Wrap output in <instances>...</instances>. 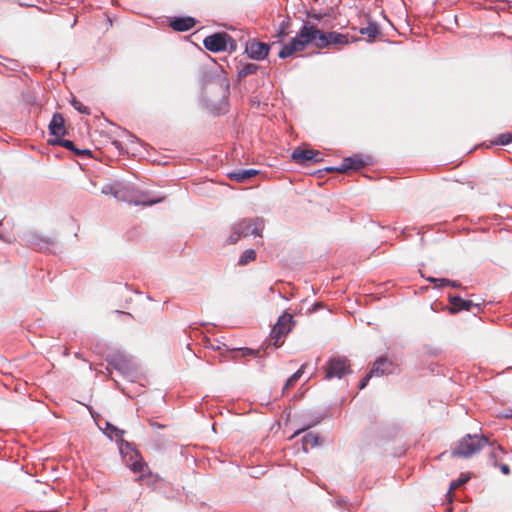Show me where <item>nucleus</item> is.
<instances>
[{
  "label": "nucleus",
  "mask_w": 512,
  "mask_h": 512,
  "mask_svg": "<svg viewBox=\"0 0 512 512\" xmlns=\"http://www.w3.org/2000/svg\"><path fill=\"white\" fill-rule=\"evenodd\" d=\"M373 376H375V375L372 374V371L370 370L369 373L361 380V382L359 384V389H364L367 386L370 378Z\"/></svg>",
  "instance_id": "33"
},
{
  "label": "nucleus",
  "mask_w": 512,
  "mask_h": 512,
  "mask_svg": "<svg viewBox=\"0 0 512 512\" xmlns=\"http://www.w3.org/2000/svg\"><path fill=\"white\" fill-rule=\"evenodd\" d=\"M294 325L295 321L291 314L285 312L283 315H281L270 334L272 344L277 348L282 346L284 343V337L288 335V333L293 329Z\"/></svg>",
  "instance_id": "3"
},
{
  "label": "nucleus",
  "mask_w": 512,
  "mask_h": 512,
  "mask_svg": "<svg viewBox=\"0 0 512 512\" xmlns=\"http://www.w3.org/2000/svg\"><path fill=\"white\" fill-rule=\"evenodd\" d=\"M50 133L58 138L66 134L65 120L61 113H55L49 124Z\"/></svg>",
  "instance_id": "13"
},
{
  "label": "nucleus",
  "mask_w": 512,
  "mask_h": 512,
  "mask_svg": "<svg viewBox=\"0 0 512 512\" xmlns=\"http://www.w3.org/2000/svg\"><path fill=\"white\" fill-rule=\"evenodd\" d=\"M504 451L501 446H497L496 448H493V450L490 452L489 455V461L490 464L494 467L497 466L498 460L500 459V454H503Z\"/></svg>",
  "instance_id": "24"
},
{
  "label": "nucleus",
  "mask_w": 512,
  "mask_h": 512,
  "mask_svg": "<svg viewBox=\"0 0 512 512\" xmlns=\"http://www.w3.org/2000/svg\"><path fill=\"white\" fill-rule=\"evenodd\" d=\"M286 34H287V33L285 32V27L283 26V27L281 28L280 32H279V35H280V36H286Z\"/></svg>",
  "instance_id": "37"
},
{
  "label": "nucleus",
  "mask_w": 512,
  "mask_h": 512,
  "mask_svg": "<svg viewBox=\"0 0 512 512\" xmlns=\"http://www.w3.org/2000/svg\"><path fill=\"white\" fill-rule=\"evenodd\" d=\"M488 444V439L483 435L464 436L453 449L452 455L462 458H469L479 452Z\"/></svg>",
  "instance_id": "2"
},
{
  "label": "nucleus",
  "mask_w": 512,
  "mask_h": 512,
  "mask_svg": "<svg viewBox=\"0 0 512 512\" xmlns=\"http://www.w3.org/2000/svg\"><path fill=\"white\" fill-rule=\"evenodd\" d=\"M469 479H470V477L466 475V476L460 477L459 479L453 480L450 483L449 490L447 492V496L449 497L450 500L452 498L453 491L458 489L463 484L467 483Z\"/></svg>",
  "instance_id": "20"
},
{
  "label": "nucleus",
  "mask_w": 512,
  "mask_h": 512,
  "mask_svg": "<svg viewBox=\"0 0 512 512\" xmlns=\"http://www.w3.org/2000/svg\"><path fill=\"white\" fill-rule=\"evenodd\" d=\"M52 143L58 144L60 146H63L66 149L73 151L75 154H77L79 156H91V151L90 150H88V149H83V150L77 149L75 147L74 143L72 141H70V140L58 139L56 141H53Z\"/></svg>",
  "instance_id": "17"
},
{
  "label": "nucleus",
  "mask_w": 512,
  "mask_h": 512,
  "mask_svg": "<svg viewBox=\"0 0 512 512\" xmlns=\"http://www.w3.org/2000/svg\"><path fill=\"white\" fill-rule=\"evenodd\" d=\"M260 172L256 169H239L237 171H232L226 173V176L231 180L237 183H245L250 180L252 177H255Z\"/></svg>",
  "instance_id": "11"
},
{
  "label": "nucleus",
  "mask_w": 512,
  "mask_h": 512,
  "mask_svg": "<svg viewBox=\"0 0 512 512\" xmlns=\"http://www.w3.org/2000/svg\"><path fill=\"white\" fill-rule=\"evenodd\" d=\"M499 468L504 475L510 474V468L507 464H501Z\"/></svg>",
  "instance_id": "34"
},
{
  "label": "nucleus",
  "mask_w": 512,
  "mask_h": 512,
  "mask_svg": "<svg viewBox=\"0 0 512 512\" xmlns=\"http://www.w3.org/2000/svg\"><path fill=\"white\" fill-rule=\"evenodd\" d=\"M452 287L454 288H459L461 287V283L457 282V281H450V284Z\"/></svg>",
  "instance_id": "35"
},
{
  "label": "nucleus",
  "mask_w": 512,
  "mask_h": 512,
  "mask_svg": "<svg viewBox=\"0 0 512 512\" xmlns=\"http://www.w3.org/2000/svg\"><path fill=\"white\" fill-rule=\"evenodd\" d=\"M450 312L458 313L460 311H469L473 306L471 300L462 299L460 296H449Z\"/></svg>",
  "instance_id": "15"
},
{
  "label": "nucleus",
  "mask_w": 512,
  "mask_h": 512,
  "mask_svg": "<svg viewBox=\"0 0 512 512\" xmlns=\"http://www.w3.org/2000/svg\"><path fill=\"white\" fill-rule=\"evenodd\" d=\"M322 443L321 437L313 432L305 434L302 438V446L305 452L319 446Z\"/></svg>",
  "instance_id": "16"
},
{
  "label": "nucleus",
  "mask_w": 512,
  "mask_h": 512,
  "mask_svg": "<svg viewBox=\"0 0 512 512\" xmlns=\"http://www.w3.org/2000/svg\"><path fill=\"white\" fill-rule=\"evenodd\" d=\"M336 168L337 167H329V168H326V171H328V172H336Z\"/></svg>",
  "instance_id": "38"
},
{
  "label": "nucleus",
  "mask_w": 512,
  "mask_h": 512,
  "mask_svg": "<svg viewBox=\"0 0 512 512\" xmlns=\"http://www.w3.org/2000/svg\"><path fill=\"white\" fill-rule=\"evenodd\" d=\"M108 188H109V187H104V188H103V192H104V193H108Z\"/></svg>",
  "instance_id": "40"
},
{
  "label": "nucleus",
  "mask_w": 512,
  "mask_h": 512,
  "mask_svg": "<svg viewBox=\"0 0 512 512\" xmlns=\"http://www.w3.org/2000/svg\"><path fill=\"white\" fill-rule=\"evenodd\" d=\"M106 433L110 438L115 439H122L123 434L125 433L124 430H121L114 425L107 423L106 425Z\"/></svg>",
  "instance_id": "22"
},
{
  "label": "nucleus",
  "mask_w": 512,
  "mask_h": 512,
  "mask_svg": "<svg viewBox=\"0 0 512 512\" xmlns=\"http://www.w3.org/2000/svg\"><path fill=\"white\" fill-rule=\"evenodd\" d=\"M321 153L319 151H316V150H313V149H301V148H296L293 152H292V159L296 162V163H299V164H305L309 161H313V162H319L321 161L320 158H318V156L320 155Z\"/></svg>",
  "instance_id": "7"
},
{
  "label": "nucleus",
  "mask_w": 512,
  "mask_h": 512,
  "mask_svg": "<svg viewBox=\"0 0 512 512\" xmlns=\"http://www.w3.org/2000/svg\"><path fill=\"white\" fill-rule=\"evenodd\" d=\"M231 357L232 358H235L237 357V355L239 353H241V355L243 357H246V356H255L256 354H258L259 352L258 351H254V350H251V349H248V348H245V349H241L240 351L236 352L235 350H232L231 352Z\"/></svg>",
  "instance_id": "30"
},
{
  "label": "nucleus",
  "mask_w": 512,
  "mask_h": 512,
  "mask_svg": "<svg viewBox=\"0 0 512 512\" xmlns=\"http://www.w3.org/2000/svg\"><path fill=\"white\" fill-rule=\"evenodd\" d=\"M238 46V41L233 35L226 34V51L229 53L235 51Z\"/></svg>",
  "instance_id": "26"
},
{
  "label": "nucleus",
  "mask_w": 512,
  "mask_h": 512,
  "mask_svg": "<svg viewBox=\"0 0 512 512\" xmlns=\"http://www.w3.org/2000/svg\"><path fill=\"white\" fill-rule=\"evenodd\" d=\"M256 258V252L253 249H248L243 252L240 256L238 264L241 266L247 265L249 262L254 261Z\"/></svg>",
  "instance_id": "21"
},
{
  "label": "nucleus",
  "mask_w": 512,
  "mask_h": 512,
  "mask_svg": "<svg viewBox=\"0 0 512 512\" xmlns=\"http://www.w3.org/2000/svg\"><path fill=\"white\" fill-rule=\"evenodd\" d=\"M324 40L325 31L318 29L314 24L306 22L297 35L282 47L278 55L280 58H287L296 52L304 51L310 44L318 49H322Z\"/></svg>",
  "instance_id": "1"
},
{
  "label": "nucleus",
  "mask_w": 512,
  "mask_h": 512,
  "mask_svg": "<svg viewBox=\"0 0 512 512\" xmlns=\"http://www.w3.org/2000/svg\"><path fill=\"white\" fill-rule=\"evenodd\" d=\"M322 49L334 46L337 49L349 43V37L346 34L338 32H325V40L323 41Z\"/></svg>",
  "instance_id": "8"
},
{
  "label": "nucleus",
  "mask_w": 512,
  "mask_h": 512,
  "mask_svg": "<svg viewBox=\"0 0 512 512\" xmlns=\"http://www.w3.org/2000/svg\"><path fill=\"white\" fill-rule=\"evenodd\" d=\"M196 20L192 17H176L170 21V27L174 31L184 32L192 29Z\"/></svg>",
  "instance_id": "14"
},
{
  "label": "nucleus",
  "mask_w": 512,
  "mask_h": 512,
  "mask_svg": "<svg viewBox=\"0 0 512 512\" xmlns=\"http://www.w3.org/2000/svg\"><path fill=\"white\" fill-rule=\"evenodd\" d=\"M205 48L212 52L224 50V33H216L206 37L203 41Z\"/></svg>",
  "instance_id": "12"
},
{
  "label": "nucleus",
  "mask_w": 512,
  "mask_h": 512,
  "mask_svg": "<svg viewBox=\"0 0 512 512\" xmlns=\"http://www.w3.org/2000/svg\"><path fill=\"white\" fill-rule=\"evenodd\" d=\"M325 379L342 378L352 372L350 362L346 357L336 356L331 358L324 367Z\"/></svg>",
  "instance_id": "4"
},
{
  "label": "nucleus",
  "mask_w": 512,
  "mask_h": 512,
  "mask_svg": "<svg viewBox=\"0 0 512 512\" xmlns=\"http://www.w3.org/2000/svg\"><path fill=\"white\" fill-rule=\"evenodd\" d=\"M232 31L235 33L233 36L236 38V40L238 42H240L241 45H244L245 46V42H249L250 40H248V35L245 31L243 30H236V29H232Z\"/></svg>",
  "instance_id": "28"
},
{
  "label": "nucleus",
  "mask_w": 512,
  "mask_h": 512,
  "mask_svg": "<svg viewBox=\"0 0 512 512\" xmlns=\"http://www.w3.org/2000/svg\"><path fill=\"white\" fill-rule=\"evenodd\" d=\"M145 467H146V464L144 462H142V461H135L132 464L131 469L134 472H143Z\"/></svg>",
  "instance_id": "32"
},
{
  "label": "nucleus",
  "mask_w": 512,
  "mask_h": 512,
  "mask_svg": "<svg viewBox=\"0 0 512 512\" xmlns=\"http://www.w3.org/2000/svg\"><path fill=\"white\" fill-rule=\"evenodd\" d=\"M270 46L255 39L245 42V51L254 60H263L269 54Z\"/></svg>",
  "instance_id": "5"
},
{
  "label": "nucleus",
  "mask_w": 512,
  "mask_h": 512,
  "mask_svg": "<svg viewBox=\"0 0 512 512\" xmlns=\"http://www.w3.org/2000/svg\"><path fill=\"white\" fill-rule=\"evenodd\" d=\"M311 17H312V18H314V19H317V20H319V19H320V16H319V15H317V14H313V15H311Z\"/></svg>",
  "instance_id": "39"
},
{
  "label": "nucleus",
  "mask_w": 512,
  "mask_h": 512,
  "mask_svg": "<svg viewBox=\"0 0 512 512\" xmlns=\"http://www.w3.org/2000/svg\"><path fill=\"white\" fill-rule=\"evenodd\" d=\"M359 32L367 36L369 40H374L380 34L379 27L375 23H369L366 27L361 28Z\"/></svg>",
  "instance_id": "19"
},
{
  "label": "nucleus",
  "mask_w": 512,
  "mask_h": 512,
  "mask_svg": "<svg viewBox=\"0 0 512 512\" xmlns=\"http://www.w3.org/2000/svg\"><path fill=\"white\" fill-rule=\"evenodd\" d=\"M258 70V65L253 63H247L245 64L239 71V75L241 77H246L248 75L255 74Z\"/></svg>",
  "instance_id": "23"
},
{
  "label": "nucleus",
  "mask_w": 512,
  "mask_h": 512,
  "mask_svg": "<svg viewBox=\"0 0 512 512\" xmlns=\"http://www.w3.org/2000/svg\"><path fill=\"white\" fill-rule=\"evenodd\" d=\"M372 374L375 376H382L394 371V363L387 357H379L371 368Z\"/></svg>",
  "instance_id": "10"
},
{
  "label": "nucleus",
  "mask_w": 512,
  "mask_h": 512,
  "mask_svg": "<svg viewBox=\"0 0 512 512\" xmlns=\"http://www.w3.org/2000/svg\"><path fill=\"white\" fill-rule=\"evenodd\" d=\"M428 281L433 283L436 287H444L450 284V280L444 278H428Z\"/></svg>",
  "instance_id": "31"
},
{
  "label": "nucleus",
  "mask_w": 512,
  "mask_h": 512,
  "mask_svg": "<svg viewBox=\"0 0 512 512\" xmlns=\"http://www.w3.org/2000/svg\"><path fill=\"white\" fill-rule=\"evenodd\" d=\"M238 239H239V236L234 237V235H233V234H232V235H230V237H229V240H230L232 243L237 242V240H238Z\"/></svg>",
  "instance_id": "36"
},
{
  "label": "nucleus",
  "mask_w": 512,
  "mask_h": 512,
  "mask_svg": "<svg viewBox=\"0 0 512 512\" xmlns=\"http://www.w3.org/2000/svg\"><path fill=\"white\" fill-rule=\"evenodd\" d=\"M304 368H305V364H303L300 369H298L293 375H291L284 387H283V392H286L288 390H290L291 388H293L295 386V384L298 382V380L301 378V376L303 375L304 373Z\"/></svg>",
  "instance_id": "18"
},
{
  "label": "nucleus",
  "mask_w": 512,
  "mask_h": 512,
  "mask_svg": "<svg viewBox=\"0 0 512 512\" xmlns=\"http://www.w3.org/2000/svg\"><path fill=\"white\" fill-rule=\"evenodd\" d=\"M264 225L262 222L252 221V220H244L237 226V233L243 235L245 237L253 235L262 237Z\"/></svg>",
  "instance_id": "6"
},
{
  "label": "nucleus",
  "mask_w": 512,
  "mask_h": 512,
  "mask_svg": "<svg viewBox=\"0 0 512 512\" xmlns=\"http://www.w3.org/2000/svg\"><path fill=\"white\" fill-rule=\"evenodd\" d=\"M71 105L80 113L82 114H90V109L85 106L81 101L77 100L76 98H73L71 101Z\"/></svg>",
  "instance_id": "27"
},
{
  "label": "nucleus",
  "mask_w": 512,
  "mask_h": 512,
  "mask_svg": "<svg viewBox=\"0 0 512 512\" xmlns=\"http://www.w3.org/2000/svg\"><path fill=\"white\" fill-rule=\"evenodd\" d=\"M512 142V132L498 135L495 144L507 145Z\"/></svg>",
  "instance_id": "29"
},
{
  "label": "nucleus",
  "mask_w": 512,
  "mask_h": 512,
  "mask_svg": "<svg viewBox=\"0 0 512 512\" xmlns=\"http://www.w3.org/2000/svg\"><path fill=\"white\" fill-rule=\"evenodd\" d=\"M161 200V198L150 199L147 195L142 194L135 200V203L140 205H153L159 203Z\"/></svg>",
  "instance_id": "25"
},
{
  "label": "nucleus",
  "mask_w": 512,
  "mask_h": 512,
  "mask_svg": "<svg viewBox=\"0 0 512 512\" xmlns=\"http://www.w3.org/2000/svg\"><path fill=\"white\" fill-rule=\"evenodd\" d=\"M367 163L359 156L346 157L342 164L336 168L337 173H346L350 170L356 171L364 167Z\"/></svg>",
  "instance_id": "9"
}]
</instances>
